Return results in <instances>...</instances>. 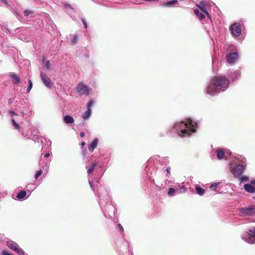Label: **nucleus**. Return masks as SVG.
Masks as SVG:
<instances>
[{"label": "nucleus", "instance_id": "a19ab883", "mask_svg": "<svg viewBox=\"0 0 255 255\" xmlns=\"http://www.w3.org/2000/svg\"><path fill=\"white\" fill-rule=\"evenodd\" d=\"M9 113L11 115H12V116H15V115H16V114L15 112H13V111H10L9 112Z\"/></svg>", "mask_w": 255, "mask_h": 255}, {"label": "nucleus", "instance_id": "2f4dec72", "mask_svg": "<svg viewBox=\"0 0 255 255\" xmlns=\"http://www.w3.org/2000/svg\"><path fill=\"white\" fill-rule=\"evenodd\" d=\"M219 184V183H215L210 185V188L212 190H215L216 186Z\"/></svg>", "mask_w": 255, "mask_h": 255}, {"label": "nucleus", "instance_id": "c756f323", "mask_svg": "<svg viewBox=\"0 0 255 255\" xmlns=\"http://www.w3.org/2000/svg\"><path fill=\"white\" fill-rule=\"evenodd\" d=\"M11 123L12 125L15 128H19V126L16 123L14 119L11 120Z\"/></svg>", "mask_w": 255, "mask_h": 255}, {"label": "nucleus", "instance_id": "9b49d317", "mask_svg": "<svg viewBox=\"0 0 255 255\" xmlns=\"http://www.w3.org/2000/svg\"><path fill=\"white\" fill-rule=\"evenodd\" d=\"M98 143V138H95L93 141L89 145V150L90 151H93L95 148L97 146Z\"/></svg>", "mask_w": 255, "mask_h": 255}, {"label": "nucleus", "instance_id": "9d476101", "mask_svg": "<svg viewBox=\"0 0 255 255\" xmlns=\"http://www.w3.org/2000/svg\"><path fill=\"white\" fill-rule=\"evenodd\" d=\"M244 189L245 191L248 193H255V188L251 184H245L244 185Z\"/></svg>", "mask_w": 255, "mask_h": 255}, {"label": "nucleus", "instance_id": "f8f14e48", "mask_svg": "<svg viewBox=\"0 0 255 255\" xmlns=\"http://www.w3.org/2000/svg\"><path fill=\"white\" fill-rule=\"evenodd\" d=\"M12 81L14 84H19L20 81V77L16 74L13 73L10 75Z\"/></svg>", "mask_w": 255, "mask_h": 255}, {"label": "nucleus", "instance_id": "cd10ccee", "mask_svg": "<svg viewBox=\"0 0 255 255\" xmlns=\"http://www.w3.org/2000/svg\"><path fill=\"white\" fill-rule=\"evenodd\" d=\"M200 9L202 10V11L204 12L209 18H211L210 15L209 14V13H208V11L207 10L206 8L205 7H201L200 8Z\"/></svg>", "mask_w": 255, "mask_h": 255}, {"label": "nucleus", "instance_id": "7c9ffc66", "mask_svg": "<svg viewBox=\"0 0 255 255\" xmlns=\"http://www.w3.org/2000/svg\"><path fill=\"white\" fill-rule=\"evenodd\" d=\"M42 171L41 170L37 171L35 175V178L36 179H37L42 174Z\"/></svg>", "mask_w": 255, "mask_h": 255}, {"label": "nucleus", "instance_id": "ddd939ff", "mask_svg": "<svg viewBox=\"0 0 255 255\" xmlns=\"http://www.w3.org/2000/svg\"><path fill=\"white\" fill-rule=\"evenodd\" d=\"M6 245L9 248L13 251L18 247V245L15 242L12 241L6 242Z\"/></svg>", "mask_w": 255, "mask_h": 255}, {"label": "nucleus", "instance_id": "2eb2a0df", "mask_svg": "<svg viewBox=\"0 0 255 255\" xmlns=\"http://www.w3.org/2000/svg\"><path fill=\"white\" fill-rule=\"evenodd\" d=\"M217 155L218 159H222L225 156V151L223 149L217 150Z\"/></svg>", "mask_w": 255, "mask_h": 255}, {"label": "nucleus", "instance_id": "20e7f679", "mask_svg": "<svg viewBox=\"0 0 255 255\" xmlns=\"http://www.w3.org/2000/svg\"><path fill=\"white\" fill-rule=\"evenodd\" d=\"M240 212L245 216L255 215V205H252L249 207L241 208L239 209Z\"/></svg>", "mask_w": 255, "mask_h": 255}, {"label": "nucleus", "instance_id": "39448f33", "mask_svg": "<svg viewBox=\"0 0 255 255\" xmlns=\"http://www.w3.org/2000/svg\"><path fill=\"white\" fill-rule=\"evenodd\" d=\"M229 29L231 31L232 34L235 36H239L242 31L240 25L237 23L232 24Z\"/></svg>", "mask_w": 255, "mask_h": 255}, {"label": "nucleus", "instance_id": "5701e85b", "mask_svg": "<svg viewBox=\"0 0 255 255\" xmlns=\"http://www.w3.org/2000/svg\"><path fill=\"white\" fill-rule=\"evenodd\" d=\"M79 37L78 36V35H75L73 38L72 39H71V42L73 44H76V43H78V39H79Z\"/></svg>", "mask_w": 255, "mask_h": 255}, {"label": "nucleus", "instance_id": "ea45409f", "mask_svg": "<svg viewBox=\"0 0 255 255\" xmlns=\"http://www.w3.org/2000/svg\"><path fill=\"white\" fill-rule=\"evenodd\" d=\"M170 170H171V168L170 167H168L166 168V171H167V173L169 174H170Z\"/></svg>", "mask_w": 255, "mask_h": 255}, {"label": "nucleus", "instance_id": "6ab92c4d", "mask_svg": "<svg viewBox=\"0 0 255 255\" xmlns=\"http://www.w3.org/2000/svg\"><path fill=\"white\" fill-rule=\"evenodd\" d=\"M26 195V193L25 191H21L19 192L16 195V198L19 199L24 198Z\"/></svg>", "mask_w": 255, "mask_h": 255}, {"label": "nucleus", "instance_id": "c9c22d12", "mask_svg": "<svg viewBox=\"0 0 255 255\" xmlns=\"http://www.w3.org/2000/svg\"><path fill=\"white\" fill-rule=\"evenodd\" d=\"M2 255H13L12 254L9 253L7 251H3L2 252Z\"/></svg>", "mask_w": 255, "mask_h": 255}, {"label": "nucleus", "instance_id": "a878e982", "mask_svg": "<svg viewBox=\"0 0 255 255\" xmlns=\"http://www.w3.org/2000/svg\"><path fill=\"white\" fill-rule=\"evenodd\" d=\"M32 88V83L31 80L29 79H28V85L27 89V92L28 93L31 90V88Z\"/></svg>", "mask_w": 255, "mask_h": 255}, {"label": "nucleus", "instance_id": "f257e3e1", "mask_svg": "<svg viewBox=\"0 0 255 255\" xmlns=\"http://www.w3.org/2000/svg\"><path fill=\"white\" fill-rule=\"evenodd\" d=\"M229 80L224 76H216L213 78L211 83L206 88L207 93L213 96L216 93H219L222 88H226L228 87Z\"/></svg>", "mask_w": 255, "mask_h": 255}, {"label": "nucleus", "instance_id": "423d86ee", "mask_svg": "<svg viewBox=\"0 0 255 255\" xmlns=\"http://www.w3.org/2000/svg\"><path fill=\"white\" fill-rule=\"evenodd\" d=\"M40 76L43 83L48 88H50L52 86V83L49 77L44 73L41 72Z\"/></svg>", "mask_w": 255, "mask_h": 255}, {"label": "nucleus", "instance_id": "f03ea898", "mask_svg": "<svg viewBox=\"0 0 255 255\" xmlns=\"http://www.w3.org/2000/svg\"><path fill=\"white\" fill-rule=\"evenodd\" d=\"M246 165L237 164L232 168L231 172L234 177L238 178L242 175L243 172L246 170Z\"/></svg>", "mask_w": 255, "mask_h": 255}, {"label": "nucleus", "instance_id": "e433bc0d", "mask_svg": "<svg viewBox=\"0 0 255 255\" xmlns=\"http://www.w3.org/2000/svg\"><path fill=\"white\" fill-rule=\"evenodd\" d=\"M82 21L83 24L84 25L85 28H87V24L86 21H85V20L84 18H82Z\"/></svg>", "mask_w": 255, "mask_h": 255}, {"label": "nucleus", "instance_id": "de8ad7c7", "mask_svg": "<svg viewBox=\"0 0 255 255\" xmlns=\"http://www.w3.org/2000/svg\"><path fill=\"white\" fill-rule=\"evenodd\" d=\"M3 2H4L5 3H7V2L6 1V0H1Z\"/></svg>", "mask_w": 255, "mask_h": 255}, {"label": "nucleus", "instance_id": "c85d7f7f", "mask_svg": "<svg viewBox=\"0 0 255 255\" xmlns=\"http://www.w3.org/2000/svg\"><path fill=\"white\" fill-rule=\"evenodd\" d=\"M239 162L241 163V164L246 165L247 166L246 159L245 157H243L241 159H239Z\"/></svg>", "mask_w": 255, "mask_h": 255}, {"label": "nucleus", "instance_id": "393cba45", "mask_svg": "<svg viewBox=\"0 0 255 255\" xmlns=\"http://www.w3.org/2000/svg\"><path fill=\"white\" fill-rule=\"evenodd\" d=\"M19 255H24V252L21 249H19L18 247L14 250Z\"/></svg>", "mask_w": 255, "mask_h": 255}, {"label": "nucleus", "instance_id": "412c9836", "mask_svg": "<svg viewBox=\"0 0 255 255\" xmlns=\"http://www.w3.org/2000/svg\"><path fill=\"white\" fill-rule=\"evenodd\" d=\"M178 1L177 0H171L163 3L164 6H168L171 5H174L177 3Z\"/></svg>", "mask_w": 255, "mask_h": 255}, {"label": "nucleus", "instance_id": "a18cd8bd", "mask_svg": "<svg viewBox=\"0 0 255 255\" xmlns=\"http://www.w3.org/2000/svg\"><path fill=\"white\" fill-rule=\"evenodd\" d=\"M81 145L82 147L84 146L86 144V143L85 141H82L81 143Z\"/></svg>", "mask_w": 255, "mask_h": 255}, {"label": "nucleus", "instance_id": "4c0bfd02", "mask_svg": "<svg viewBox=\"0 0 255 255\" xmlns=\"http://www.w3.org/2000/svg\"><path fill=\"white\" fill-rule=\"evenodd\" d=\"M118 226L119 228L121 230V231L122 232H124V228H123L122 225L121 224H119L118 225Z\"/></svg>", "mask_w": 255, "mask_h": 255}, {"label": "nucleus", "instance_id": "49530a36", "mask_svg": "<svg viewBox=\"0 0 255 255\" xmlns=\"http://www.w3.org/2000/svg\"><path fill=\"white\" fill-rule=\"evenodd\" d=\"M50 156L49 153H47L44 155V156L45 157H48Z\"/></svg>", "mask_w": 255, "mask_h": 255}, {"label": "nucleus", "instance_id": "f704fd0d", "mask_svg": "<svg viewBox=\"0 0 255 255\" xmlns=\"http://www.w3.org/2000/svg\"><path fill=\"white\" fill-rule=\"evenodd\" d=\"M45 67L47 69L50 68V61L48 60V61H47L46 62Z\"/></svg>", "mask_w": 255, "mask_h": 255}, {"label": "nucleus", "instance_id": "7ed1b4c3", "mask_svg": "<svg viewBox=\"0 0 255 255\" xmlns=\"http://www.w3.org/2000/svg\"><path fill=\"white\" fill-rule=\"evenodd\" d=\"M90 90L89 87L84 84L83 82H80L77 86V93L80 95H88Z\"/></svg>", "mask_w": 255, "mask_h": 255}, {"label": "nucleus", "instance_id": "473e14b6", "mask_svg": "<svg viewBox=\"0 0 255 255\" xmlns=\"http://www.w3.org/2000/svg\"><path fill=\"white\" fill-rule=\"evenodd\" d=\"M32 13H33V11H32V10H25L24 11V15L25 16H28L29 14H31Z\"/></svg>", "mask_w": 255, "mask_h": 255}, {"label": "nucleus", "instance_id": "37998d69", "mask_svg": "<svg viewBox=\"0 0 255 255\" xmlns=\"http://www.w3.org/2000/svg\"><path fill=\"white\" fill-rule=\"evenodd\" d=\"M186 188L184 186H182L181 188V190H182V192H185L186 191Z\"/></svg>", "mask_w": 255, "mask_h": 255}, {"label": "nucleus", "instance_id": "72a5a7b5", "mask_svg": "<svg viewBox=\"0 0 255 255\" xmlns=\"http://www.w3.org/2000/svg\"><path fill=\"white\" fill-rule=\"evenodd\" d=\"M93 102L91 100L89 101L87 104V109H91V107L93 105Z\"/></svg>", "mask_w": 255, "mask_h": 255}, {"label": "nucleus", "instance_id": "dca6fc26", "mask_svg": "<svg viewBox=\"0 0 255 255\" xmlns=\"http://www.w3.org/2000/svg\"><path fill=\"white\" fill-rule=\"evenodd\" d=\"M194 13L198 17V18L200 20H202L203 18H205L204 14H203V13L201 12L200 11V10H199L198 9H196L194 10Z\"/></svg>", "mask_w": 255, "mask_h": 255}, {"label": "nucleus", "instance_id": "0eeeda50", "mask_svg": "<svg viewBox=\"0 0 255 255\" xmlns=\"http://www.w3.org/2000/svg\"><path fill=\"white\" fill-rule=\"evenodd\" d=\"M238 58L237 52L231 53L226 56L227 62L229 63H233Z\"/></svg>", "mask_w": 255, "mask_h": 255}, {"label": "nucleus", "instance_id": "4be33fe9", "mask_svg": "<svg viewBox=\"0 0 255 255\" xmlns=\"http://www.w3.org/2000/svg\"><path fill=\"white\" fill-rule=\"evenodd\" d=\"M248 234L251 237L254 238L255 237V227L250 230L248 232Z\"/></svg>", "mask_w": 255, "mask_h": 255}, {"label": "nucleus", "instance_id": "c03bdc74", "mask_svg": "<svg viewBox=\"0 0 255 255\" xmlns=\"http://www.w3.org/2000/svg\"><path fill=\"white\" fill-rule=\"evenodd\" d=\"M80 136L81 137H83L85 136V133L83 131L81 132Z\"/></svg>", "mask_w": 255, "mask_h": 255}, {"label": "nucleus", "instance_id": "b1692460", "mask_svg": "<svg viewBox=\"0 0 255 255\" xmlns=\"http://www.w3.org/2000/svg\"><path fill=\"white\" fill-rule=\"evenodd\" d=\"M239 178V180L241 182L248 181L249 180V178L248 176H241Z\"/></svg>", "mask_w": 255, "mask_h": 255}, {"label": "nucleus", "instance_id": "79ce46f5", "mask_svg": "<svg viewBox=\"0 0 255 255\" xmlns=\"http://www.w3.org/2000/svg\"><path fill=\"white\" fill-rule=\"evenodd\" d=\"M251 184L255 185V179H252L250 181Z\"/></svg>", "mask_w": 255, "mask_h": 255}, {"label": "nucleus", "instance_id": "f3484780", "mask_svg": "<svg viewBox=\"0 0 255 255\" xmlns=\"http://www.w3.org/2000/svg\"><path fill=\"white\" fill-rule=\"evenodd\" d=\"M91 115V109H88L83 115V119L84 120L88 119Z\"/></svg>", "mask_w": 255, "mask_h": 255}, {"label": "nucleus", "instance_id": "1a4fd4ad", "mask_svg": "<svg viewBox=\"0 0 255 255\" xmlns=\"http://www.w3.org/2000/svg\"><path fill=\"white\" fill-rule=\"evenodd\" d=\"M181 125H182L184 128H187L188 125L191 126L192 127L194 128L197 124L195 122H193L191 119H188L186 122H181Z\"/></svg>", "mask_w": 255, "mask_h": 255}, {"label": "nucleus", "instance_id": "a211bd4d", "mask_svg": "<svg viewBox=\"0 0 255 255\" xmlns=\"http://www.w3.org/2000/svg\"><path fill=\"white\" fill-rule=\"evenodd\" d=\"M195 190L197 194L200 196L203 195L205 193V190L197 185L195 186Z\"/></svg>", "mask_w": 255, "mask_h": 255}, {"label": "nucleus", "instance_id": "09e8293b", "mask_svg": "<svg viewBox=\"0 0 255 255\" xmlns=\"http://www.w3.org/2000/svg\"><path fill=\"white\" fill-rule=\"evenodd\" d=\"M66 5H67L68 6H69V7H70V6H71V4H68V3H67V4H66Z\"/></svg>", "mask_w": 255, "mask_h": 255}, {"label": "nucleus", "instance_id": "aec40b11", "mask_svg": "<svg viewBox=\"0 0 255 255\" xmlns=\"http://www.w3.org/2000/svg\"><path fill=\"white\" fill-rule=\"evenodd\" d=\"M97 166V164L96 163H93L90 166L89 169L87 170V173L88 174H91L95 169V167Z\"/></svg>", "mask_w": 255, "mask_h": 255}, {"label": "nucleus", "instance_id": "6e6552de", "mask_svg": "<svg viewBox=\"0 0 255 255\" xmlns=\"http://www.w3.org/2000/svg\"><path fill=\"white\" fill-rule=\"evenodd\" d=\"M191 131L192 132H195L196 130L194 128H190L189 130H188L186 129H181L180 133H179V135L181 137L190 136L191 134Z\"/></svg>", "mask_w": 255, "mask_h": 255}, {"label": "nucleus", "instance_id": "bb28decb", "mask_svg": "<svg viewBox=\"0 0 255 255\" xmlns=\"http://www.w3.org/2000/svg\"><path fill=\"white\" fill-rule=\"evenodd\" d=\"M175 190L173 188H170L168 192V195L169 196H172L174 195Z\"/></svg>", "mask_w": 255, "mask_h": 255}, {"label": "nucleus", "instance_id": "58836bf2", "mask_svg": "<svg viewBox=\"0 0 255 255\" xmlns=\"http://www.w3.org/2000/svg\"><path fill=\"white\" fill-rule=\"evenodd\" d=\"M248 243H250V244L255 243V239L253 238L252 239H250V241H248Z\"/></svg>", "mask_w": 255, "mask_h": 255}, {"label": "nucleus", "instance_id": "4468645a", "mask_svg": "<svg viewBox=\"0 0 255 255\" xmlns=\"http://www.w3.org/2000/svg\"><path fill=\"white\" fill-rule=\"evenodd\" d=\"M74 119L72 117L69 115H66L64 117V122L66 124H72L74 122Z\"/></svg>", "mask_w": 255, "mask_h": 255}]
</instances>
